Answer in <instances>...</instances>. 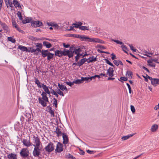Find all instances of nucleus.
<instances>
[{"mask_svg":"<svg viewBox=\"0 0 159 159\" xmlns=\"http://www.w3.org/2000/svg\"><path fill=\"white\" fill-rule=\"evenodd\" d=\"M27 50L28 51H31L30 52H31V53H33L34 52H36V51H40V49H31V48H27Z\"/></svg>","mask_w":159,"mask_h":159,"instance_id":"473e14b6","label":"nucleus"},{"mask_svg":"<svg viewBox=\"0 0 159 159\" xmlns=\"http://www.w3.org/2000/svg\"><path fill=\"white\" fill-rule=\"evenodd\" d=\"M6 4L7 8H8V7L9 6L11 8V9L12 10V8L13 7V6L12 5V3L10 1V0H8L7 3Z\"/></svg>","mask_w":159,"mask_h":159,"instance_id":"2f4dec72","label":"nucleus"},{"mask_svg":"<svg viewBox=\"0 0 159 159\" xmlns=\"http://www.w3.org/2000/svg\"><path fill=\"white\" fill-rule=\"evenodd\" d=\"M41 95L42 98L39 97L38 101L39 103L43 107L47 106V102H49L47 96V93L44 92H43Z\"/></svg>","mask_w":159,"mask_h":159,"instance_id":"f03ea898","label":"nucleus"},{"mask_svg":"<svg viewBox=\"0 0 159 159\" xmlns=\"http://www.w3.org/2000/svg\"><path fill=\"white\" fill-rule=\"evenodd\" d=\"M147 77L151 81V84L154 86H156L157 84H159V79L156 78H152V77L149 76L147 75Z\"/></svg>","mask_w":159,"mask_h":159,"instance_id":"6e6552de","label":"nucleus"},{"mask_svg":"<svg viewBox=\"0 0 159 159\" xmlns=\"http://www.w3.org/2000/svg\"><path fill=\"white\" fill-rule=\"evenodd\" d=\"M72 25H74V27L76 28H78L79 29V28L80 27H79V26H78V24H77V23H73L72 24Z\"/></svg>","mask_w":159,"mask_h":159,"instance_id":"6e6d98bb","label":"nucleus"},{"mask_svg":"<svg viewBox=\"0 0 159 159\" xmlns=\"http://www.w3.org/2000/svg\"><path fill=\"white\" fill-rule=\"evenodd\" d=\"M158 128V125H157L154 124L152 126L151 129V131L152 132H155L157 129Z\"/></svg>","mask_w":159,"mask_h":159,"instance_id":"c85d7f7f","label":"nucleus"},{"mask_svg":"<svg viewBox=\"0 0 159 159\" xmlns=\"http://www.w3.org/2000/svg\"><path fill=\"white\" fill-rule=\"evenodd\" d=\"M74 27V26H70V29H66L65 31H66L72 30L73 29Z\"/></svg>","mask_w":159,"mask_h":159,"instance_id":"bf43d9fd","label":"nucleus"},{"mask_svg":"<svg viewBox=\"0 0 159 159\" xmlns=\"http://www.w3.org/2000/svg\"><path fill=\"white\" fill-rule=\"evenodd\" d=\"M43 45L46 48H49L52 47V44L48 42L44 41L43 42Z\"/></svg>","mask_w":159,"mask_h":159,"instance_id":"cd10ccee","label":"nucleus"},{"mask_svg":"<svg viewBox=\"0 0 159 159\" xmlns=\"http://www.w3.org/2000/svg\"><path fill=\"white\" fill-rule=\"evenodd\" d=\"M120 79L121 80L124 81H127L128 80L127 78L125 77H121Z\"/></svg>","mask_w":159,"mask_h":159,"instance_id":"603ef678","label":"nucleus"},{"mask_svg":"<svg viewBox=\"0 0 159 159\" xmlns=\"http://www.w3.org/2000/svg\"><path fill=\"white\" fill-rule=\"evenodd\" d=\"M105 60L107 64L112 66L113 67L114 66V65L113 64L111 63L108 59H105Z\"/></svg>","mask_w":159,"mask_h":159,"instance_id":"49530a36","label":"nucleus"},{"mask_svg":"<svg viewBox=\"0 0 159 159\" xmlns=\"http://www.w3.org/2000/svg\"><path fill=\"white\" fill-rule=\"evenodd\" d=\"M63 46L64 47L66 48H68L70 46V45L69 44H66L65 43H63Z\"/></svg>","mask_w":159,"mask_h":159,"instance_id":"052dcab7","label":"nucleus"},{"mask_svg":"<svg viewBox=\"0 0 159 159\" xmlns=\"http://www.w3.org/2000/svg\"><path fill=\"white\" fill-rule=\"evenodd\" d=\"M79 29L81 30H89V26H81L79 28Z\"/></svg>","mask_w":159,"mask_h":159,"instance_id":"72a5a7b5","label":"nucleus"},{"mask_svg":"<svg viewBox=\"0 0 159 159\" xmlns=\"http://www.w3.org/2000/svg\"><path fill=\"white\" fill-rule=\"evenodd\" d=\"M16 29L19 32L21 33H23L24 31L20 29V28L18 27V26L17 27V28H16Z\"/></svg>","mask_w":159,"mask_h":159,"instance_id":"13d9d810","label":"nucleus"},{"mask_svg":"<svg viewBox=\"0 0 159 159\" xmlns=\"http://www.w3.org/2000/svg\"><path fill=\"white\" fill-rule=\"evenodd\" d=\"M129 46L130 47V49L133 51L134 52H136V49H134V47L133 46V45L131 44H129Z\"/></svg>","mask_w":159,"mask_h":159,"instance_id":"8fccbe9b","label":"nucleus"},{"mask_svg":"<svg viewBox=\"0 0 159 159\" xmlns=\"http://www.w3.org/2000/svg\"><path fill=\"white\" fill-rule=\"evenodd\" d=\"M133 75L132 72L130 71H127L126 73V75H128L129 76L131 77V78L132 77Z\"/></svg>","mask_w":159,"mask_h":159,"instance_id":"4c0bfd02","label":"nucleus"},{"mask_svg":"<svg viewBox=\"0 0 159 159\" xmlns=\"http://www.w3.org/2000/svg\"><path fill=\"white\" fill-rule=\"evenodd\" d=\"M74 81V84L75 83V84H80L83 83V82H82L81 79H78V80H75V81Z\"/></svg>","mask_w":159,"mask_h":159,"instance_id":"e433bc0d","label":"nucleus"},{"mask_svg":"<svg viewBox=\"0 0 159 159\" xmlns=\"http://www.w3.org/2000/svg\"><path fill=\"white\" fill-rule=\"evenodd\" d=\"M17 14L18 16L19 17V19L21 20L22 19V17L21 13L20 11H18L17 12Z\"/></svg>","mask_w":159,"mask_h":159,"instance_id":"ea45409f","label":"nucleus"},{"mask_svg":"<svg viewBox=\"0 0 159 159\" xmlns=\"http://www.w3.org/2000/svg\"><path fill=\"white\" fill-rule=\"evenodd\" d=\"M54 146L52 142L49 143L45 148L46 151L48 152H50L54 150Z\"/></svg>","mask_w":159,"mask_h":159,"instance_id":"0eeeda50","label":"nucleus"},{"mask_svg":"<svg viewBox=\"0 0 159 159\" xmlns=\"http://www.w3.org/2000/svg\"><path fill=\"white\" fill-rule=\"evenodd\" d=\"M41 53L43 57H47V60L48 61L53 58L54 57V54L50 52L48 50H43L41 51Z\"/></svg>","mask_w":159,"mask_h":159,"instance_id":"7ed1b4c3","label":"nucleus"},{"mask_svg":"<svg viewBox=\"0 0 159 159\" xmlns=\"http://www.w3.org/2000/svg\"><path fill=\"white\" fill-rule=\"evenodd\" d=\"M87 61V59L86 58L81 59L77 62V65L79 66H80L83 65L86 61Z\"/></svg>","mask_w":159,"mask_h":159,"instance_id":"6ab92c4d","label":"nucleus"},{"mask_svg":"<svg viewBox=\"0 0 159 159\" xmlns=\"http://www.w3.org/2000/svg\"><path fill=\"white\" fill-rule=\"evenodd\" d=\"M34 82L35 84H36L38 86V87L39 88H41L42 87V84L38 79L35 78H34Z\"/></svg>","mask_w":159,"mask_h":159,"instance_id":"4be33fe9","label":"nucleus"},{"mask_svg":"<svg viewBox=\"0 0 159 159\" xmlns=\"http://www.w3.org/2000/svg\"><path fill=\"white\" fill-rule=\"evenodd\" d=\"M111 55L112 56L111 58L112 60H114L116 58V55L113 53H112Z\"/></svg>","mask_w":159,"mask_h":159,"instance_id":"4d7b16f0","label":"nucleus"},{"mask_svg":"<svg viewBox=\"0 0 159 159\" xmlns=\"http://www.w3.org/2000/svg\"><path fill=\"white\" fill-rule=\"evenodd\" d=\"M47 108L48 110V112L52 116L54 117V111L52 110V108L51 107L48 106Z\"/></svg>","mask_w":159,"mask_h":159,"instance_id":"7c9ffc66","label":"nucleus"},{"mask_svg":"<svg viewBox=\"0 0 159 159\" xmlns=\"http://www.w3.org/2000/svg\"><path fill=\"white\" fill-rule=\"evenodd\" d=\"M82 35H79V34H74V37L77 38H79L81 39V37Z\"/></svg>","mask_w":159,"mask_h":159,"instance_id":"864d4df0","label":"nucleus"},{"mask_svg":"<svg viewBox=\"0 0 159 159\" xmlns=\"http://www.w3.org/2000/svg\"><path fill=\"white\" fill-rule=\"evenodd\" d=\"M81 51V49L80 48H79L78 49H76L74 50V53L75 54H77V55L75 57V61L76 62H77V57L80 55V52Z\"/></svg>","mask_w":159,"mask_h":159,"instance_id":"dca6fc26","label":"nucleus"},{"mask_svg":"<svg viewBox=\"0 0 159 159\" xmlns=\"http://www.w3.org/2000/svg\"><path fill=\"white\" fill-rule=\"evenodd\" d=\"M57 93L59 94L62 96H64V94L63 92L61 91V90L58 89V88H57Z\"/></svg>","mask_w":159,"mask_h":159,"instance_id":"f704fd0d","label":"nucleus"},{"mask_svg":"<svg viewBox=\"0 0 159 159\" xmlns=\"http://www.w3.org/2000/svg\"><path fill=\"white\" fill-rule=\"evenodd\" d=\"M54 23H49L48 22H47V24L48 26H53V24Z\"/></svg>","mask_w":159,"mask_h":159,"instance_id":"774afa93","label":"nucleus"},{"mask_svg":"<svg viewBox=\"0 0 159 159\" xmlns=\"http://www.w3.org/2000/svg\"><path fill=\"white\" fill-rule=\"evenodd\" d=\"M7 157L8 159H17L16 155L12 153L9 154Z\"/></svg>","mask_w":159,"mask_h":159,"instance_id":"a878e982","label":"nucleus"},{"mask_svg":"<svg viewBox=\"0 0 159 159\" xmlns=\"http://www.w3.org/2000/svg\"><path fill=\"white\" fill-rule=\"evenodd\" d=\"M62 55L64 56H67L69 58H70L74 55V52L70 50L64 49L62 51Z\"/></svg>","mask_w":159,"mask_h":159,"instance_id":"39448f33","label":"nucleus"},{"mask_svg":"<svg viewBox=\"0 0 159 159\" xmlns=\"http://www.w3.org/2000/svg\"><path fill=\"white\" fill-rule=\"evenodd\" d=\"M131 110L133 113H134L135 111V109L134 106L132 105L130 106Z\"/></svg>","mask_w":159,"mask_h":159,"instance_id":"09e8293b","label":"nucleus"},{"mask_svg":"<svg viewBox=\"0 0 159 159\" xmlns=\"http://www.w3.org/2000/svg\"><path fill=\"white\" fill-rule=\"evenodd\" d=\"M18 48L20 49L21 51L22 52H30V51L27 50V48L26 47L22 46L19 45L18 47Z\"/></svg>","mask_w":159,"mask_h":159,"instance_id":"5701e85b","label":"nucleus"},{"mask_svg":"<svg viewBox=\"0 0 159 159\" xmlns=\"http://www.w3.org/2000/svg\"><path fill=\"white\" fill-rule=\"evenodd\" d=\"M53 104L54 105L55 107H57V100L55 98H54L53 99Z\"/></svg>","mask_w":159,"mask_h":159,"instance_id":"a19ab883","label":"nucleus"},{"mask_svg":"<svg viewBox=\"0 0 159 159\" xmlns=\"http://www.w3.org/2000/svg\"><path fill=\"white\" fill-rule=\"evenodd\" d=\"M23 145L26 147H30L32 145V143L30 142V138L29 137V140L27 139H23L22 140Z\"/></svg>","mask_w":159,"mask_h":159,"instance_id":"9d476101","label":"nucleus"},{"mask_svg":"<svg viewBox=\"0 0 159 159\" xmlns=\"http://www.w3.org/2000/svg\"><path fill=\"white\" fill-rule=\"evenodd\" d=\"M29 151L27 148H23L20 152V156L23 158L29 156Z\"/></svg>","mask_w":159,"mask_h":159,"instance_id":"1a4fd4ad","label":"nucleus"},{"mask_svg":"<svg viewBox=\"0 0 159 159\" xmlns=\"http://www.w3.org/2000/svg\"><path fill=\"white\" fill-rule=\"evenodd\" d=\"M30 39L32 40L36 41L39 40V39L37 38L34 36H31L30 37Z\"/></svg>","mask_w":159,"mask_h":159,"instance_id":"37998d69","label":"nucleus"},{"mask_svg":"<svg viewBox=\"0 0 159 159\" xmlns=\"http://www.w3.org/2000/svg\"><path fill=\"white\" fill-rule=\"evenodd\" d=\"M65 83L67 85H69V86L71 87L72 85H73L74 84V81H73L72 82H68L67 81H66L65 82Z\"/></svg>","mask_w":159,"mask_h":159,"instance_id":"de8ad7c7","label":"nucleus"},{"mask_svg":"<svg viewBox=\"0 0 159 159\" xmlns=\"http://www.w3.org/2000/svg\"><path fill=\"white\" fill-rule=\"evenodd\" d=\"M43 25L42 22L39 20L36 21H31V25L34 27H39L42 26Z\"/></svg>","mask_w":159,"mask_h":159,"instance_id":"9b49d317","label":"nucleus"},{"mask_svg":"<svg viewBox=\"0 0 159 159\" xmlns=\"http://www.w3.org/2000/svg\"><path fill=\"white\" fill-rule=\"evenodd\" d=\"M95 78H96L95 77V75L94 76H91V77H89V78L90 80H89V81H91L93 79H95Z\"/></svg>","mask_w":159,"mask_h":159,"instance_id":"338daca9","label":"nucleus"},{"mask_svg":"<svg viewBox=\"0 0 159 159\" xmlns=\"http://www.w3.org/2000/svg\"><path fill=\"white\" fill-rule=\"evenodd\" d=\"M112 40L113 41H114V42L116 43L117 44H120V45L123 44V43L122 42H120V41L118 40L112 39Z\"/></svg>","mask_w":159,"mask_h":159,"instance_id":"c03bdc74","label":"nucleus"},{"mask_svg":"<svg viewBox=\"0 0 159 159\" xmlns=\"http://www.w3.org/2000/svg\"><path fill=\"white\" fill-rule=\"evenodd\" d=\"M33 141L34 144H33L34 146H40L41 143L40 141V139L38 137L37 135L35 136L33 135Z\"/></svg>","mask_w":159,"mask_h":159,"instance_id":"423d86ee","label":"nucleus"},{"mask_svg":"<svg viewBox=\"0 0 159 159\" xmlns=\"http://www.w3.org/2000/svg\"><path fill=\"white\" fill-rule=\"evenodd\" d=\"M0 25L2 26L3 29L6 31V32H8L9 31V29L7 25L4 23H2L0 20Z\"/></svg>","mask_w":159,"mask_h":159,"instance_id":"2eb2a0df","label":"nucleus"},{"mask_svg":"<svg viewBox=\"0 0 159 159\" xmlns=\"http://www.w3.org/2000/svg\"><path fill=\"white\" fill-rule=\"evenodd\" d=\"M114 63L116 66H119V62L118 60H114L113 61Z\"/></svg>","mask_w":159,"mask_h":159,"instance_id":"5fc2aeb1","label":"nucleus"},{"mask_svg":"<svg viewBox=\"0 0 159 159\" xmlns=\"http://www.w3.org/2000/svg\"><path fill=\"white\" fill-rule=\"evenodd\" d=\"M32 20V18L31 17H27L25 18L24 20H23L22 22L24 24H25L27 23H29Z\"/></svg>","mask_w":159,"mask_h":159,"instance_id":"b1692460","label":"nucleus"},{"mask_svg":"<svg viewBox=\"0 0 159 159\" xmlns=\"http://www.w3.org/2000/svg\"><path fill=\"white\" fill-rule=\"evenodd\" d=\"M87 153L89 154H92L94 152V151H91L89 150H88L87 151Z\"/></svg>","mask_w":159,"mask_h":159,"instance_id":"69168bd1","label":"nucleus"},{"mask_svg":"<svg viewBox=\"0 0 159 159\" xmlns=\"http://www.w3.org/2000/svg\"><path fill=\"white\" fill-rule=\"evenodd\" d=\"M62 138L63 141V143L64 144H67L69 142L68 137L67 135H66L65 133H63L62 134Z\"/></svg>","mask_w":159,"mask_h":159,"instance_id":"ddd939ff","label":"nucleus"},{"mask_svg":"<svg viewBox=\"0 0 159 159\" xmlns=\"http://www.w3.org/2000/svg\"><path fill=\"white\" fill-rule=\"evenodd\" d=\"M58 86L59 87L60 89L62 91H65L66 92L68 91L67 89L64 85L63 84H60L59 83H58Z\"/></svg>","mask_w":159,"mask_h":159,"instance_id":"412c9836","label":"nucleus"},{"mask_svg":"<svg viewBox=\"0 0 159 159\" xmlns=\"http://www.w3.org/2000/svg\"><path fill=\"white\" fill-rule=\"evenodd\" d=\"M36 46L37 47L36 49H40V51H36V52L35 53V54L38 55L39 54V52H41L42 51L41 50V49L42 48L43 45L41 43H37Z\"/></svg>","mask_w":159,"mask_h":159,"instance_id":"a211bd4d","label":"nucleus"},{"mask_svg":"<svg viewBox=\"0 0 159 159\" xmlns=\"http://www.w3.org/2000/svg\"><path fill=\"white\" fill-rule=\"evenodd\" d=\"M81 39L82 41H88L90 42L97 43H104L105 42L98 38H90L87 36L82 35Z\"/></svg>","mask_w":159,"mask_h":159,"instance_id":"f257e3e1","label":"nucleus"},{"mask_svg":"<svg viewBox=\"0 0 159 159\" xmlns=\"http://www.w3.org/2000/svg\"><path fill=\"white\" fill-rule=\"evenodd\" d=\"M42 88L44 90L45 93L49 94V96H50V92L48 89V87L44 85V84H42Z\"/></svg>","mask_w":159,"mask_h":159,"instance_id":"f3484780","label":"nucleus"},{"mask_svg":"<svg viewBox=\"0 0 159 159\" xmlns=\"http://www.w3.org/2000/svg\"><path fill=\"white\" fill-rule=\"evenodd\" d=\"M53 26H54L57 29H58L59 28V26H58V25L57 24H54L53 23Z\"/></svg>","mask_w":159,"mask_h":159,"instance_id":"680f3d73","label":"nucleus"},{"mask_svg":"<svg viewBox=\"0 0 159 159\" xmlns=\"http://www.w3.org/2000/svg\"><path fill=\"white\" fill-rule=\"evenodd\" d=\"M114 71L113 68L110 67L107 70V74L109 76L112 77L114 76L113 72Z\"/></svg>","mask_w":159,"mask_h":159,"instance_id":"4468645a","label":"nucleus"},{"mask_svg":"<svg viewBox=\"0 0 159 159\" xmlns=\"http://www.w3.org/2000/svg\"><path fill=\"white\" fill-rule=\"evenodd\" d=\"M56 133L57 134V136L58 137H59L60 136H61V135H62V134L60 129L58 128V127L56 128V130L55 131Z\"/></svg>","mask_w":159,"mask_h":159,"instance_id":"c756f323","label":"nucleus"},{"mask_svg":"<svg viewBox=\"0 0 159 159\" xmlns=\"http://www.w3.org/2000/svg\"><path fill=\"white\" fill-rule=\"evenodd\" d=\"M142 68L146 70L148 72H149V70L146 67L144 66H143L142 67Z\"/></svg>","mask_w":159,"mask_h":159,"instance_id":"e2e57ef3","label":"nucleus"},{"mask_svg":"<svg viewBox=\"0 0 159 159\" xmlns=\"http://www.w3.org/2000/svg\"><path fill=\"white\" fill-rule=\"evenodd\" d=\"M55 56H58L59 57H61L63 56L62 51L57 50L55 51Z\"/></svg>","mask_w":159,"mask_h":159,"instance_id":"aec40b11","label":"nucleus"},{"mask_svg":"<svg viewBox=\"0 0 159 159\" xmlns=\"http://www.w3.org/2000/svg\"><path fill=\"white\" fill-rule=\"evenodd\" d=\"M12 3L14 5V6L16 8L17 7L19 8H21V6L19 2L16 0H13V1Z\"/></svg>","mask_w":159,"mask_h":159,"instance_id":"393cba45","label":"nucleus"},{"mask_svg":"<svg viewBox=\"0 0 159 159\" xmlns=\"http://www.w3.org/2000/svg\"><path fill=\"white\" fill-rule=\"evenodd\" d=\"M134 135V134H130L127 136H123L122 137L121 139L122 140H125L129 139L130 137H132Z\"/></svg>","mask_w":159,"mask_h":159,"instance_id":"bb28decb","label":"nucleus"},{"mask_svg":"<svg viewBox=\"0 0 159 159\" xmlns=\"http://www.w3.org/2000/svg\"><path fill=\"white\" fill-rule=\"evenodd\" d=\"M81 79L83 83L84 81H86L89 82V80H90L89 77H82Z\"/></svg>","mask_w":159,"mask_h":159,"instance_id":"a18cd8bd","label":"nucleus"},{"mask_svg":"<svg viewBox=\"0 0 159 159\" xmlns=\"http://www.w3.org/2000/svg\"><path fill=\"white\" fill-rule=\"evenodd\" d=\"M57 92H55L54 89H52V90H51L50 92V93H51L53 95H54Z\"/></svg>","mask_w":159,"mask_h":159,"instance_id":"0e129e2a","label":"nucleus"},{"mask_svg":"<svg viewBox=\"0 0 159 159\" xmlns=\"http://www.w3.org/2000/svg\"><path fill=\"white\" fill-rule=\"evenodd\" d=\"M12 24L13 26H14L15 28H17V27H18V25L17 24L16 22L15 21H13L12 22Z\"/></svg>","mask_w":159,"mask_h":159,"instance_id":"3c124183","label":"nucleus"},{"mask_svg":"<svg viewBox=\"0 0 159 159\" xmlns=\"http://www.w3.org/2000/svg\"><path fill=\"white\" fill-rule=\"evenodd\" d=\"M121 48L124 51L125 53H127V48L125 45H121Z\"/></svg>","mask_w":159,"mask_h":159,"instance_id":"79ce46f5","label":"nucleus"},{"mask_svg":"<svg viewBox=\"0 0 159 159\" xmlns=\"http://www.w3.org/2000/svg\"><path fill=\"white\" fill-rule=\"evenodd\" d=\"M7 39L9 41H10L12 43H15L16 41L15 39H13L11 37H8L7 38Z\"/></svg>","mask_w":159,"mask_h":159,"instance_id":"c9c22d12","label":"nucleus"},{"mask_svg":"<svg viewBox=\"0 0 159 159\" xmlns=\"http://www.w3.org/2000/svg\"><path fill=\"white\" fill-rule=\"evenodd\" d=\"M66 157L68 158H71V159H76L75 157L69 154L68 155H66Z\"/></svg>","mask_w":159,"mask_h":159,"instance_id":"58836bf2","label":"nucleus"},{"mask_svg":"<svg viewBox=\"0 0 159 159\" xmlns=\"http://www.w3.org/2000/svg\"><path fill=\"white\" fill-rule=\"evenodd\" d=\"M34 148L33 152V154L35 157H38L40 155V151L42 148L40 146H34Z\"/></svg>","mask_w":159,"mask_h":159,"instance_id":"20e7f679","label":"nucleus"},{"mask_svg":"<svg viewBox=\"0 0 159 159\" xmlns=\"http://www.w3.org/2000/svg\"><path fill=\"white\" fill-rule=\"evenodd\" d=\"M63 144L60 143H58L57 145L55 151L56 152H61L63 150Z\"/></svg>","mask_w":159,"mask_h":159,"instance_id":"f8f14e48","label":"nucleus"}]
</instances>
